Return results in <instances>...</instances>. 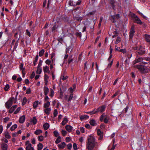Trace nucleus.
Masks as SVG:
<instances>
[{"instance_id": "nucleus-45", "label": "nucleus", "mask_w": 150, "mask_h": 150, "mask_svg": "<svg viewBox=\"0 0 150 150\" xmlns=\"http://www.w3.org/2000/svg\"><path fill=\"white\" fill-rule=\"evenodd\" d=\"M73 94L72 93H71L70 96L69 97V98L68 99V101H70L71 100L73 96Z\"/></svg>"}, {"instance_id": "nucleus-32", "label": "nucleus", "mask_w": 150, "mask_h": 150, "mask_svg": "<svg viewBox=\"0 0 150 150\" xmlns=\"http://www.w3.org/2000/svg\"><path fill=\"white\" fill-rule=\"evenodd\" d=\"M61 142V137L59 136L55 141V143L56 144H58Z\"/></svg>"}, {"instance_id": "nucleus-39", "label": "nucleus", "mask_w": 150, "mask_h": 150, "mask_svg": "<svg viewBox=\"0 0 150 150\" xmlns=\"http://www.w3.org/2000/svg\"><path fill=\"white\" fill-rule=\"evenodd\" d=\"M62 19L65 22H68L69 20V18L66 16H64V17H62Z\"/></svg>"}, {"instance_id": "nucleus-36", "label": "nucleus", "mask_w": 150, "mask_h": 150, "mask_svg": "<svg viewBox=\"0 0 150 150\" xmlns=\"http://www.w3.org/2000/svg\"><path fill=\"white\" fill-rule=\"evenodd\" d=\"M17 126L16 124H15L13 125L10 128L11 131H13L17 127Z\"/></svg>"}, {"instance_id": "nucleus-23", "label": "nucleus", "mask_w": 150, "mask_h": 150, "mask_svg": "<svg viewBox=\"0 0 150 150\" xmlns=\"http://www.w3.org/2000/svg\"><path fill=\"white\" fill-rule=\"evenodd\" d=\"M37 122L36 118L35 117H34L33 118V119L31 121V122H32L33 125L35 124Z\"/></svg>"}, {"instance_id": "nucleus-18", "label": "nucleus", "mask_w": 150, "mask_h": 150, "mask_svg": "<svg viewBox=\"0 0 150 150\" xmlns=\"http://www.w3.org/2000/svg\"><path fill=\"white\" fill-rule=\"evenodd\" d=\"M51 110V109L50 108H46L44 110V112L46 114L48 115Z\"/></svg>"}, {"instance_id": "nucleus-56", "label": "nucleus", "mask_w": 150, "mask_h": 150, "mask_svg": "<svg viewBox=\"0 0 150 150\" xmlns=\"http://www.w3.org/2000/svg\"><path fill=\"white\" fill-rule=\"evenodd\" d=\"M73 147L74 150H77V145L76 143H74L73 144Z\"/></svg>"}, {"instance_id": "nucleus-52", "label": "nucleus", "mask_w": 150, "mask_h": 150, "mask_svg": "<svg viewBox=\"0 0 150 150\" xmlns=\"http://www.w3.org/2000/svg\"><path fill=\"white\" fill-rule=\"evenodd\" d=\"M67 148L69 150H71L72 147V145L71 144L69 143L67 145Z\"/></svg>"}, {"instance_id": "nucleus-61", "label": "nucleus", "mask_w": 150, "mask_h": 150, "mask_svg": "<svg viewBox=\"0 0 150 150\" xmlns=\"http://www.w3.org/2000/svg\"><path fill=\"white\" fill-rule=\"evenodd\" d=\"M119 93V91H117L112 96V98H114L115 96H116L117 95H118Z\"/></svg>"}, {"instance_id": "nucleus-35", "label": "nucleus", "mask_w": 150, "mask_h": 150, "mask_svg": "<svg viewBox=\"0 0 150 150\" xmlns=\"http://www.w3.org/2000/svg\"><path fill=\"white\" fill-rule=\"evenodd\" d=\"M38 101H36L35 102L33 103V107L34 108H36L38 106Z\"/></svg>"}, {"instance_id": "nucleus-1", "label": "nucleus", "mask_w": 150, "mask_h": 150, "mask_svg": "<svg viewBox=\"0 0 150 150\" xmlns=\"http://www.w3.org/2000/svg\"><path fill=\"white\" fill-rule=\"evenodd\" d=\"M95 146V139L92 136L88 137L87 142L86 146L88 150H93Z\"/></svg>"}, {"instance_id": "nucleus-29", "label": "nucleus", "mask_w": 150, "mask_h": 150, "mask_svg": "<svg viewBox=\"0 0 150 150\" xmlns=\"http://www.w3.org/2000/svg\"><path fill=\"white\" fill-rule=\"evenodd\" d=\"M50 105V103L49 101H48L44 104V107L45 108H48Z\"/></svg>"}, {"instance_id": "nucleus-27", "label": "nucleus", "mask_w": 150, "mask_h": 150, "mask_svg": "<svg viewBox=\"0 0 150 150\" xmlns=\"http://www.w3.org/2000/svg\"><path fill=\"white\" fill-rule=\"evenodd\" d=\"M74 18L75 20L78 21H81L83 19V17H81L75 16Z\"/></svg>"}, {"instance_id": "nucleus-50", "label": "nucleus", "mask_w": 150, "mask_h": 150, "mask_svg": "<svg viewBox=\"0 0 150 150\" xmlns=\"http://www.w3.org/2000/svg\"><path fill=\"white\" fill-rule=\"evenodd\" d=\"M54 135L55 137H57V136L59 135V134L58 132L56 131H55L54 132Z\"/></svg>"}, {"instance_id": "nucleus-38", "label": "nucleus", "mask_w": 150, "mask_h": 150, "mask_svg": "<svg viewBox=\"0 0 150 150\" xmlns=\"http://www.w3.org/2000/svg\"><path fill=\"white\" fill-rule=\"evenodd\" d=\"M97 134L99 136L103 135V132L100 131V129H98L97 131Z\"/></svg>"}, {"instance_id": "nucleus-16", "label": "nucleus", "mask_w": 150, "mask_h": 150, "mask_svg": "<svg viewBox=\"0 0 150 150\" xmlns=\"http://www.w3.org/2000/svg\"><path fill=\"white\" fill-rule=\"evenodd\" d=\"M65 145V143L64 142H63L61 144H59L58 146L59 148L63 149L64 148Z\"/></svg>"}, {"instance_id": "nucleus-3", "label": "nucleus", "mask_w": 150, "mask_h": 150, "mask_svg": "<svg viewBox=\"0 0 150 150\" xmlns=\"http://www.w3.org/2000/svg\"><path fill=\"white\" fill-rule=\"evenodd\" d=\"M14 99V97L11 98L6 103L5 105L6 107L7 108L9 109L11 107L13 104V103Z\"/></svg>"}, {"instance_id": "nucleus-4", "label": "nucleus", "mask_w": 150, "mask_h": 150, "mask_svg": "<svg viewBox=\"0 0 150 150\" xmlns=\"http://www.w3.org/2000/svg\"><path fill=\"white\" fill-rule=\"evenodd\" d=\"M134 26L132 25L131 28L129 32V37L130 39L132 40L133 36L134 35L135 31L134 30Z\"/></svg>"}, {"instance_id": "nucleus-63", "label": "nucleus", "mask_w": 150, "mask_h": 150, "mask_svg": "<svg viewBox=\"0 0 150 150\" xmlns=\"http://www.w3.org/2000/svg\"><path fill=\"white\" fill-rule=\"evenodd\" d=\"M51 61L49 59H47L45 61V63L49 65L50 64Z\"/></svg>"}, {"instance_id": "nucleus-11", "label": "nucleus", "mask_w": 150, "mask_h": 150, "mask_svg": "<svg viewBox=\"0 0 150 150\" xmlns=\"http://www.w3.org/2000/svg\"><path fill=\"white\" fill-rule=\"evenodd\" d=\"M72 127L70 125H67L65 126V128L69 132H70L72 129Z\"/></svg>"}, {"instance_id": "nucleus-62", "label": "nucleus", "mask_w": 150, "mask_h": 150, "mask_svg": "<svg viewBox=\"0 0 150 150\" xmlns=\"http://www.w3.org/2000/svg\"><path fill=\"white\" fill-rule=\"evenodd\" d=\"M85 128L83 127H81L80 128V130L81 131V132L82 133H83L85 132Z\"/></svg>"}, {"instance_id": "nucleus-10", "label": "nucleus", "mask_w": 150, "mask_h": 150, "mask_svg": "<svg viewBox=\"0 0 150 150\" xmlns=\"http://www.w3.org/2000/svg\"><path fill=\"white\" fill-rule=\"evenodd\" d=\"M1 146L2 150H7L8 145L6 144L3 143Z\"/></svg>"}, {"instance_id": "nucleus-2", "label": "nucleus", "mask_w": 150, "mask_h": 150, "mask_svg": "<svg viewBox=\"0 0 150 150\" xmlns=\"http://www.w3.org/2000/svg\"><path fill=\"white\" fill-rule=\"evenodd\" d=\"M137 68L142 74H145L149 73L150 71V69L145 66L143 65H138L137 66Z\"/></svg>"}, {"instance_id": "nucleus-14", "label": "nucleus", "mask_w": 150, "mask_h": 150, "mask_svg": "<svg viewBox=\"0 0 150 150\" xmlns=\"http://www.w3.org/2000/svg\"><path fill=\"white\" fill-rule=\"evenodd\" d=\"M49 124L47 122H46L43 125V127L45 130H46L47 129H48L49 127Z\"/></svg>"}, {"instance_id": "nucleus-58", "label": "nucleus", "mask_w": 150, "mask_h": 150, "mask_svg": "<svg viewBox=\"0 0 150 150\" xmlns=\"http://www.w3.org/2000/svg\"><path fill=\"white\" fill-rule=\"evenodd\" d=\"M44 81L47 80L48 79H49L48 76L46 74H45L44 76Z\"/></svg>"}, {"instance_id": "nucleus-49", "label": "nucleus", "mask_w": 150, "mask_h": 150, "mask_svg": "<svg viewBox=\"0 0 150 150\" xmlns=\"http://www.w3.org/2000/svg\"><path fill=\"white\" fill-rule=\"evenodd\" d=\"M113 62V59H112V61H111V62L109 64H108V67H107L108 69V68H109V69L111 67V66Z\"/></svg>"}, {"instance_id": "nucleus-5", "label": "nucleus", "mask_w": 150, "mask_h": 150, "mask_svg": "<svg viewBox=\"0 0 150 150\" xmlns=\"http://www.w3.org/2000/svg\"><path fill=\"white\" fill-rule=\"evenodd\" d=\"M29 141H27L25 142V144L26 145L25 149L26 150H34V148L32 147L31 144L30 143Z\"/></svg>"}, {"instance_id": "nucleus-8", "label": "nucleus", "mask_w": 150, "mask_h": 150, "mask_svg": "<svg viewBox=\"0 0 150 150\" xmlns=\"http://www.w3.org/2000/svg\"><path fill=\"white\" fill-rule=\"evenodd\" d=\"M115 1L114 0H109V3L112 7V8L115 9Z\"/></svg>"}, {"instance_id": "nucleus-19", "label": "nucleus", "mask_w": 150, "mask_h": 150, "mask_svg": "<svg viewBox=\"0 0 150 150\" xmlns=\"http://www.w3.org/2000/svg\"><path fill=\"white\" fill-rule=\"evenodd\" d=\"M90 123L91 125L93 126H95L96 125V122L95 120L92 119L90 121Z\"/></svg>"}, {"instance_id": "nucleus-12", "label": "nucleus", "mask_w": 150, "mask_h": 150, "mask_svg": "<svg viewBox=\"0 0 150 150\" xmlns=\"http://www.w3.org/2000/svg\"><path fill=\"white\" fill-rule=\"evenodd\" d=\"M17 105H14L11 107L9 110L8 112L9 113H12L14 110L15 109L17 108Z\"/></svg>"}, {"instance_id": "nucleus-21", "label": "nucleus", "mask_w": 150, "mask_h": 150, "mask_svg": "<svg viewBox=\"0 0 150 150\" xmlns=\"http://www.w3.org/2000/svg\"><path fill=\"white\" fill-rule=\"evenodd\" d=\"M68 122V120L67 117H66L64 118V120L62 122V125H65L66 123Z\"/></svg>"}, {"instance_id": "nucleus-51", "label": "nucleus", "mask_w": 150, "mask_h": 150, "mask_svg": "<svg viewBox=\"0 0 150 150\" xmlns=\"http://www.w3.org/2000/svg\"><path fill=\"white\" fill-rule=\"evenodd\" d=\"M62 133L63 136H64L67 134V133L66 131L63 130L62 131Z\"/></svg>"}, {"instance_id": "nucleus-20", "label": "nucleus", "mask_w": 150, "mask_h": 150, "mask_svg": "<svg viewBox=\"0 0 150 150\" xmlns=\"http://www.w3.org/2000/svg\"><path fill=\"white\" fill-rule=\"evenodd\" d=\"M58 25L56 24H55L53 26L52 28V32H54L55 30L57 28Z\"/></svg>"}, {"instance_id": "nucleus-44", "label": "nucleus", "mask_w": 150, "mask_h": 150, "mask_svg": "<svg viewBox=\"0 0 150 150\" xmlns=\"http://www.w3.org/2000/svg\"><path fill=\"white\" fill-rule=\"evenodd\" d=\"M75 35L77 37H79L80 38H81V32H76L75 34Z\"/></svg>"}, {"instance_id": "nucleus-55", "label": "nucleus", "mask_w": 150, "mask_h": 150, "mask_svg": "<svg viewBox=\"0 0 150 150\" xmlns=\"http://www.w3.org/2000/svg\"><path fill=\"white\" fill-rule=\"evenodd\" d=\"M143 60V57H139L137 60V62H141Z\"/></svg>"}, {"instance_id": "nucleus-9", "label": "nucleus", "mask_w": 150, "mask_h": 150, "mask_svg": "<svg viewBox=\"0 0 150 150\" xmlns=\"http://www.w3.org/2000/svg\"><path fill=\"white\" fill-rule=\"evenodd\" d=\"M44 91L45 96L47 95L49 91L48 88L46 86H45L44 88Z\"/></svg>"}, {"instance_id": "nucleus-46", "label": "nucleus", "mask_w": 150, "mask_h": 150, "mask_svg": "<svg viewBox=\"0 0 150 150\" xmlns=\"http://www.w3.org/2000/svg\"><path fill=\"white\" fill-rule=\"evenodd\" d=\"M58 114L57 110V109H55L54 111V117H56Z\"/></svg>"}, {"instance_id": "nucleus-7", "label": "nucleus", "mask_w": 150, "mask_h": 150, "mask_svg": "<svg viewBox=\"0 0 150 150\" xmlns=\"http://www.w3.org/2000/svg\"><path fill=\"white\" fill-rule=\"evenodd\" d=\"M105 108L106 106L104 105H103L97 109V112H100L102 113L105 111Z\"/></svg>"}, {"instance_id": "nucleus-30", "label": "nucleus", "mask_w": 150, "mask_h": 150, "mask_svg": "<svg viewBox=\"0 0 150 150\" xmlns=\"http://www.w3.org/2000/svg\"><path fill=\"white\" fill-rule=\"evenodd\" d=\"M5 137L8 139H10L11 138V136L9 135V133L8 132H6L5 133Z\"/></svg>"}, {"instance_id": "nucleus-54", "label": "nucleus", "mask_w": 150, "mask_h": 150, "mask_svg": "<svg viewBox=\"0 0 150 150\" xmlns=\"http://www.w3.org/2000/svg\"><path fill=\"white\" fill-rule=\"evenodd\" d=\"M21 45L23 47H24L25 46V45L24 43V40L23 38H22L21 40Z\"/></svg>"}, {"instance_id": "nucleus-33", "label": "nucleus", "mask_w": 150, "mask_h": 150, "mask_svg": "<svg viewBox=\"0 0 150 150\" xmlns=\"http://www.w3.org/2000/svg\"><path fill=\"white\" fill-rule=\"evenodd\" d=\"M107 115H105V114L103 113L101 116L100 118V120L101 122H102L103 121V120L104 117H105Z\"/></svg>"}, {"instance_id": "nucleus-53", "label": "nucleus", "mask_w": 150, "mask_h": 150, "mask_svg": "<svg viewBox=\"0 0 150 150\" xmlns=\"http://www.w3.org/2000/svg\"><path fill=\"white\" fill-rule=\"evenodd\" d=\"M20 107L18 108L14 112V114H16L20 110Z\"/></svg>"}, {"instance_id": "nucleus-41", "label": "nucleus", "mask_w": 150, "mask_h": 150, "mask_svg": "<svg viewBox=\"0 0 150 150\" xmlns=\"http://www.w3.org/2000/svg\"><path fill=\"white\" fill-rule=\"evenodd\" d=\"M38 139L39 141H42L43 140L44 137L43 136H39L38 137Z\"/></svg>"}, {"instance_id": "nucleus-64", "label": "nucleus", "mask_w": 150, "mask_h": 150, "mask_svg": "<svg viewBox=\"0 0 150 150\" xmlns=\"http://www.w3.org/2000/svg\"><path fill=\"white\" fill-rule=\"evenodd\" d=\"M35 75V73L34 71L30 75V78L32 79H33Z\"/></svg>"}, {"instance_id": "nucleus-59", "label": "nucleus", "mask_w": 150, "mask_h": 150, "mask_svg": "<svg viewBox=\"0 0 150 150\" xmlns=\"http://www.w3.org/2000/svg\"><path fill=\"white\" fill-rule=\"evenodd\" d=\"M143 59L150 62V58L149 57H143Z\"/></svg>"}, {"instance_id": "nucleus-60", "label": "nucleus", "mask_w": 150, "mask_h": 150, "mask_svg": "<svg viewBox=\"0 0 150 150\" xmlns=\"http://www.w3.org/2000/svg\"><path fill=\"white\" fill-rule=\"evenodd\" d=\"M26 35H28V36L29 37H30L31 36L30 33V32L28 30V29H27L26 30Z\"/></svg>"}, {"instance_id": "nucleus-40", "label": "nucleus", "mask_w": 150, "mask_h": 150, "mask_svg": "<svg viewBox=\"0 0 150 150\" xmlns=\"http://www.w3.org/2000/svg\"><path fill=\"white\" fill-rule=\"evenodd\" d=\"M121 41V38L120 37H117L115 41V43L116 44H118Z\"/></svg>"}, {"instance_id": "nucleus-34", "label": "nucleus", "mask_w": 150, "mask_h": 150, "mask_svg": "<svg viewBox=\"0 0 150 150\" xmlns=\"http://www.w3.org/2000/svg\"><path fill=\"white\" fill-rule=\"evenodd\" d=\"M109 119V117L107 116H106L104 118L103 121L104 123H107L108 122V121Z\"/></svg>"}, {"instance_id": "nucleus-28", "label": "nucleus", "mask_w": 150, "mask_h": 150, "mask_svg": "<svg viewBox=\"0 0 150 150\" xmlns=\"http://www.w3.org/2000/svg\"><path fill=\"white\" fill-rule=\"evenodd\" d=\"M89 117L88 116L86 115H84L83 116H81L80 117V119L81 120L84 119H87Z\"/></svg>"}, {"instance_id": "nucleus-17", "label": "nucleus", "mask_w": 150, "mask_h": 150, "mask_svg": "<svg viewBox=\"0 0 150 150\" xmlns=\"http://www.w3.org/2000/svg\"><path fill=\"white\" fill-rule=\"evenodd\" d=\"M120 18V15L119 14H117L114 16H111V18L113 19H118Z\"/></svg>"}, {"instance_id": "nucleus-43", "label": "nucleus", "mask_w": 150, "mask_h": 150, "mask_svg": "<svg viewBox=\"0 0 150 150\" xmlns=\"http://www.w3.org/2000/svg\"><path fill=\"white\" fill-rule=\"evenodd\" d=\"M10 88L8 84H7L5 86L4 88V90L5 91H7L8 90V89Z\"/></svg>"}, {"instance_id": "nucleus-37", "label": "nucleus", "mask_w": 150, "mask_h": 150, "mask_svg": "<svg viewBox=\"0 0 150 150\" xmlns=\"http://www.w3.org/2000/svg\"><path fill=\"white\" fill-rule=\"evenodd\" d=\"M45 52V50L44 49H42L40 50L39 52V56L40 57H41L42 56Z\"/></svg>"}, {"instance_id": "nucleus-22", "label": "nucleus", "mask_w": 150, "mask_h": 150, "mask_svg": "<svg viewBox=\"0 0 150 150\" xmlns=\"http://www.w3.org/2000/svg\"><path fill=\"white\" fill-rule=\"evenodd\" d=\"M42 71V68L41 67H38L37 68V70L36 71L37 74H40L41 73Z\"/></svg>"}, {"instance_id": "nucleus-6", "label": "nucleus", "mask_w": 150, "mask_h": 150, "mask_svg": "<svg viewBox=\"0 0 150 150\" xmlns=\"http://www.w3.org/2000/svg\"><path fill=\"white\" fill-rule=\"evenodd\" d=\"M133 17L134 18V21L138 24L142 25V22L141 21L139 18L136 15L134 14Z\"/></svg>"}, {"instance_id": "nucleus-31", "label": "nucleus", "mask_w": 150, "mask_h": 150, "mask_svg": "<svg viewBox=\"0 0 150 150\" xmlns=\"http://www.w3.org/2000/svg\"><path fill=\"white\" fill-rule=\"evenodd\" d=\"M38 150H41L43 148V145L41 143H39L38 145Z\"/></svg>"}, {"instance_id": "nucleus-42", "label": "nucleus", "mask_w": 150, "mask_h": 150, "mask_svg": "<svg viewBox=\"0 0 150 150\" xmlns=\"http://www.w3.org/2000/svg\"><path fill=\"white\" fill-rule=\"evenodd\" d=\"M27 101V98L25 97H24L23 100V101L22 103V105H24L26 103Z\"/></svg>"}, {"instance_id": "nucleus-15", "label": "nucleus", "mask_w": 150, "mask_h": 150, "mask_svg": "<svg viewBox=\"0 0 150 150\" xmlns=\"http://www.w3.org/2000/svg\"><path fill=\"white\" fill-rule=\"evenodd\" d=\"M136 53L137 55H142L145 53V51L144 50H141L139 51H137Z\"/></svg>"}, {"instance_id": "nucleus-24", "label": "nucleus", "mask_w": 150, "mask_h": 150, "mask_svg": "<svg viewBox=\"0 0 150 150\" xmlns=\"http://www.w3.org/2000/svg\"><path fill=\"white\" fill-rule=\"evenodd\" d=\"M71 50L70 52H71L72 50V47L71 46H70L66 48V53H69V51Z\"/></svg>"}, {"instance_id": "nucleus-13", "label": "nucleus", "mask_w": 150, "mask_h": 150, "mask_svg": "<svg viewBox=\"0 0 150 150\" xmlns=\"http://www.w3.org/2000/svg\"><path fill=\"white\" fill-rule=\"evenodd\" d=\"M25 120V115H23L20 118L19 122L21 123H23Z\"/></svg>"}, {"instance_id": "nucleus-57", "label": "nucleus", "mask_w": 150, "mask_h": 150, "mask_svg": "<svg viewBox=\"0 0 150 150\" xmlns=\"http://www.w3.org/2000/svg\"><path fill=\"white\" fill-rule=\"evenodd\" d=\"M9 120V118L8 117H6L4 118V122H6L7 121H8Z\"/></svg>"}, {"instance_id": "nucleus-26", "label": "nucleus", "mask_w": 150, "mask_h": 150, "mask_svg": "<svg viewBox=\"0 0 150 150\" xmlns=\"http://www.w3.org/2000/svg\"><path fill=\"white\" fill-rule=\"evenodd\" d=\"M42 133V131L40 129H38L35 131L34 134L36 135H38Z\"/></svg>"}, {"instance_id": "nucleus-25", "label": "nucleus", "mask_w": 150, "mask_h": 150, "mask_svg": "<svg viewBox=\"0 0 150 150\" xmlns=\"http://www.w3.org/2000/svg\"><path fill=\"white\" fill-rule=\"evenodd\" d=\"M43 69L44 73H46L47 72V71H49V68L47 66H46L43 67Z\"/></svg>"}, {"instance_id": "nucleus-47", "label": "nucleus", "mask_w": 150, "mask_h": 150, "mask_svg": "<svg viewBox=\"0 0 150 150\" xmlns=\"http://www.w3.org/2000/svg\"><path fill=\"white\" fill-rule=\"evenodd\" d=\"M50 96L52 97L54 95V91L52 89L50 90Z\"/></svg>"}, {"instance_id": "nucleus-48", "label": "nucleus", "mask_w": 150, "mask_h": 150, "mask_svg": "<svg viewBox=\"0 0 150 150\" xmlns=\"http://www.w3.org/2000/svg\"><path fill=\"white\" fill-rule=\"evenodd\" d=\"M138 13L144 19H146V17L144 16L142 13L140 12L139 11H138Z\"/></svg>"}]
</instances>
